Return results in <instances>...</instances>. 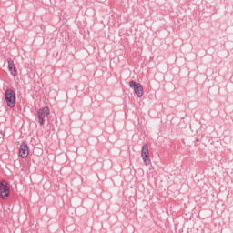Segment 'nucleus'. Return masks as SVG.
I'll return each instance as SVG.
<instances>
[{
    "label": "nucleus",
    "mask_w": 233,
    "mask_h": 233,
    "mask_svg": "<svg viewBox=\"0 0 233 233\" xmlns=\"http://www.w3.org/2000/svg\"><path fill=\"white\" fill-rule=\"evenodd\" d=\"M5 103L9 108H14L15 106V92L12 89L5 91Z\"/></svg>",
    "instance_id": "obj_1"
},
{
    "label": "nucleus",
    "mask_w": 233,
    "mask_h": 233,
    "mask_svg": "<svg viewBox=\"0 0 233 233\" xmlns=\"http://www.w3.org/2000/svg\"><path fill=\"white\" fill-rule=\"evenodd\" d=\"M10 196V184L3 180L0 182V197L2 199H8Z\"/></svg>",
    "instance_id": "obj_2"
},
{
    "label": "nucleus",
    "mask_w": 233,
    "mask_h": 233,
    "mask_svg": "<svg viewBox=\"0 0 233 233\" xmlns=\"http://www.w3.org/2000/svg\"><path fill=\"white\" fill-rule=\"evenodd\" d=\"M129 86L134 88V92L137 97H143V86L139 83H136V81L129 82Z\"/></svg>",
    "instance_id": "obj_3"
},
{
    "label": "nucleus",
    "mask_w": 233,
    "mask_h": 233,
    "mask_svg": "<svg viewBox=\"0 0 233 233\" xmlns=\"http://www.w3.org/2000/svg\"><path fill=\"white\" fill-rule=\"evenodd\" d=\"M37 114L40 125H45V118L50 116V108L43 107L42 109L38 110Z\"/></svg>",
    "instance_id": "obj_4"
},
{
    "label": "nucleus",
    "mask_w": 233,
    "mask_h": 233,
    "mask_svg": "<svg viewBox=\"0 0 233 233\" xmlns=\"http://www.w3.org/2000/svg\"><path fill=\"white\" fill-rule=\"evenodd\" d=\"M141 157L146 167H148V165H150V153L148 152V146L143 145L141 150Z\"/></svg>",
    "instance_id": "obj_5"
},
{
    "label": "nucleus",
    "mask_w": 233,
    "mask_h": 233,
    "mask_svg": "<svg viewBox=\"0 0 233 233\" xmlns=\"http://www.w3.org/2000/svg\"><path fill=\"white\" fill-rule=\"evenodd\" d=\"M28 154H29L28 145L25 142H23L20 145L19 156L25 158V157H28Z\"/></svg>",
    "instance_id": "obj_6"
},
{
    "label": "nucleus",
    "mask_w": 233,
    "mask_h": 233,
    "mask_svg": "<svg viewBox=\"0 0 233 233\" xmlns=\"http://www.w3.org/2000/svg\"><path fill=\"white\" fill-rule=\"evenodd\" d=\"M7 63H8V70L11 76H14V77H15V76H17V68L15 67V64H14V60H12V58H9L7 60Z\"/></svg>",
    "instance_id": "obj_7"
}]
</instances>
